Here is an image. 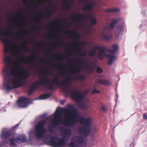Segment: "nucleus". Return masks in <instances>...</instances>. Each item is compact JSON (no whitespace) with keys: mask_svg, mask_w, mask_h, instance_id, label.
Segmentation results:
<instances>
[{"mask_svg":"<svg viewBox=\"0 0 147 147\" xmlns=\"http://www.w3.org/2000/svg\"><path fill=\"white\" fill-rule=\"evenodd\" d=\"M22 70L24 73L20 77H19L13 69L10 74L9 69L7 67L5 68L3 70L4 77L3 85L7 91H10L13 88H19L24 84V82L22 79H25L28 78L29 74L26 70L22 69Z\"/></svg>","mask_w":147,"mask_h":147,"instance_id":"1","label":"nucleus"},{"mask_svg":"<svg viewBox=\"0 0 147 147\" xmlns=\"http://www.w3.org/2000/svg\"><path fill=\"white\" fill-rule=\"evenodd\" d=\"M63 111L64 113L65 117L67 118L63 121L64 124L72 126L76 124L77 117L79 116V113L76 109L69 105L66 108H63Z\"/></svg>","mask_w":147,"mask_h":147,"instance_id":"2","label":"nucleus"},{"mask_svg":"<svg viewBox=\"0 0 147 147\" xmlns=\"http://www.w3.org/2000/svg\"><path fill=\"white\" fill-rule=\"evenodd\" d=\"M70 80V78L68 77L65 78L64 80L61 82L58 78L56 76L53 79L52 83L50 84L49 88L52 90L55 88L54 86H58L61 84L65 86L63 89V92L67 94L69 93V88L67 86L69 84Z\"/></svg>","mask_w":147,"mask_h":147,"instance_id":"3","label":"nucleus"},{"mask_svg":"<svg viewBox=\"0 0 147 147\" xmlns=\"http://www.w3.org/2000/svg\"><path fill=\"white\" fill-rule=\"evenodd\" d=\"M118 46L117 45H112L113 50L109 49L108 48L102 46H96L94 47L95 49L99 51L96 55L97 58L100 60H102L105 56V53L108 52L114 53L117 51Z\"/></svg>","mask_w":147,"mask_h":147,"instance_id":"4","label":"nucleus"},{"mask_svg":"<svg viewBox=\"0 0 147 147\" xmlns=\"http://www.w3.org/2000/svg\"><path fill=\"white\" fill-rule=\"evenodd\" d=\"M79 122L81 125H85L84 126H82L79 128L80 132L85 136H88L91 131L90 127L91 123L90 119L87 118L85 120L84 118L82 116L79 119Z\"/></svg>","mask_w":147,"mask_h":147,"instance_id":"5","label":"nucleus"},{"mask_svg":"<svg viewBox=\"0 0 147 147\" xmlns=\"http://www.w3.org/2000/svg\"><path fill=\"white\" fill-rule=\"evenodd\" d=\"M46 123L45 120L39 121L35 127V136L38 139H40L42 138L46 132V129L45 125Z\"/></svg>","mask_w":147,"mask_h":147,"instance_id":"6","label":"nucleus"},{"mask_svg":"<svg viewBox=\"0 0 147 147\" xmlns=\"http://www.w3.org/2000/svg\"><path fill=\"white\" fill-rule=\"evenodd\" d=\"M61 110L60 108H58L53 115L54 118L52 121V123L53 126L49 127V131L52 132L53 127H56L61 124Z\"/></svg>","mask_w":147,"mask_h":147,"instance_id":"7","label":"nucleus"},{"mask_svg":"<svg viewBox=\"0 0 147 147\" xmlns=\"http://www.w3.org/2000/svg\"><path fill=\"white\" fill-rule=\"evenodd\" d=\"M64 32L65 34L69 36L70 37L74 38H75L76 41L74 43L76 44L77 46H78V48L79 49V51L81 50V49L80 47L78 46L81 45H87V43L85 42H82L77 41V40L80 38V35L79 33L76 32V31L67 29L64 31Z\"/></svg>","mask_w":147,"mask_h":147,"instance_id":"8","label":"nucleus"},{"mask_svg":"<svg viewBox=\"0 0 147 147\" xmlns=\"http://www.w3.org/2000/svg\"><path fill=\"white\" fill-rule=\"evenodd\" d=\"M49 144L52 147H63L65 145V142L63 139L53 136L50 138Z\"/></svg>","mask_w":147,"mask_h":147,"instance_id":"9","label":"nucleus"},{"mask_svg":"<svg viewBox=\"0 0 147 147\" xmlns=\"http://www.w3.org/2000/svg\"><path fill=\"white\" fill-rule=\"evenodd\" d=\"M84 143V138L80 136H75L71 139L69 146L71 147H80Z\"/></svg>","mask_w":147,"mask_h":147,"instance_id":"10","label":"nucleus"},{"mask_svg":"<svg viewBox=\"0 0 147 147\" xmlns=\"http://www.w3.org/2000/svg\"><path fill=\"white\" fill-rule=\"evenodd\" d=\"M71 98L75 101L80 102L83 100L85 95L82 92L76 90H73L71 92Z\"/></svg>","mask_w":147,"mask_h":147,"instance_id":"11","label":"nucleus"},{"mask_svg":"<svg viewBox=\"0 0 147 147\" xmlns=\"http://www.w3.org/2000/svg\"><path fill=\"white\" fill-rule=\"evenodd\" d=\"M29 101V99L27 98L20 97L17 101V105L19 108H26L28 106Z\"/></svg>","mask_w":147,"mask_h":147,"instance_id":"12","label":"nucleus"},{"mask_svg":"<svg viewBox=\"0 0 147 147\" xmlns=\"http://www.w3.org/2000/svg\"><path fill=\"white\" fill-rule=\"evenodd\" d=\"M91 18L90 14L88 13L86 14L80 13L79 14H75L73 16L71 19L74 20H76L77 19L79 20H85L86 18Z\"/></svg>","mask_w":147,"mask_h":147,"instance_id":"13","label":"nucleus"},{"mask_svg":"<svg viewBox=\"0 0 147 147\" xmlns=\"http://www.w3.org/2000/svg\"><path fill=\"white\" fill-rule=\"evenodd\" d=\"M75 61L78 63H80L82 61V64L83 65H89V66L86 68L88 72L90 73H92L94 71V67L93 66L92 64H89V62L86 61H82L79 58L76 59Z\"/></svg>","mask_w":147,"mask_h":147,"instance_id":"14","label":"nucleus"},{"mask_svg":"<svg viewBox=\"0 0 147 147\" xmlns=\"http://www.w3.org/2000/svg\"><path fill=\"white\" fill-rule=\"evenodd\" d=\"M14 136V134L12 131H2L0 135V138L2 139H4L5 141L9 137H13Z\"/></svg>","mask_w":147,"mask_h":147,"instance_id":"15","label":"nucleus"},{"mask_svg":"<svg viewBox=\"0 0 147 147\" xmlns=\"http://www.w3.org/2000/svg\"><path fill=\"white\" fill-rule=\"evenodd\" d=\"M0 40L3 41L5 44L4 47V53H6L10 51V48L8 46L6 45H8L9 42V40L7 38H3L2 37L0 38Z\"/></svg>","mask_w":147,"mask_h":147,"instance_id":"16","label":"nucleus"},{"mask_svg":"<svg viewBox=\"0 0 147 147\" xmlns=\"http://www.w3.org/2000/svg\"><path fill=\"white\" fill-rule=\"evenodd\" d=\"M117 21L116 19H113L110 23L109 25L108 26H105L104 28V30H111L113 29L115 26V25L117 23Z\"/></svg>","mask_w":147,"mask_h":147,"instance_id":"17","label":"nucleus"},{"mask_svg":"<svg viewBox=\"0 0 147 147\" xmlns=\"http://www.w3.org/2000/svg\"><path fill=\"white\" fill-rule=\"evenodd\" d=\"M37 82L39 83V86H46L48 85H49V86L50 84L51 83L49 80L46 78H42Z\"/></svg>","mask_w":147,"mask_h":147,"instance_id":"18","label":"nucleus"},{"mask_svg":"<svg viewBox=\"0 0 147 147\" xmlns=\"http://www.w3.org/2000/svg\"><path fill=\"white\" fill-rule=\"evenodd\" d=\"M95 83L105 86H110L111 85V83L109 81L104 79L102 80L97 79L95 81Z\"/></svg>","mask_w":147,"mask_h":147,"instance_id":"19","label":"nucleus"},{"mask_svg":"<svg viewBox=\"0 0 147 147\" xmlns=\"http://www.w3.org/2000/svg\"><path fill=\"white\" fill-rule=\"evenodd\" d=\"M17 137L19 143H26L28 141L26 136L24 135H20Z\"/></svg>","mask_w":147,"mask_h":147,"instance_id":"20","label":"nucleus"},{"mask_svg":"<svg viewBox=\"0 0 147 147\" xmlns=\"http://www.w3.org/2000/svg\"><path fill=\"white\" fill-rule=\"evenodd\" d=\"M13 33V32L10 29L6 32L4 31L1 28H0V36H2L3 35L8 36H11Z\"/></svg>","mask_w":147,"mask_h":147,"instance_id":"21","label":"nucleus"},{"mask_svg":"<svg viewBox=\"0 0 147 147\" xmlns=\"http://www.w3.org/2000/svg\"><path fill=\"white\" fill-rule=\"evenodd\" d=\"M70 0H64L65 5L63 7V10L65 11H68L71 8L70 3Z\"/></svg>","mask_w":147,"mask_h":147,"instance_id":"22","label":"nucleus"},{"mask_svg":"<svg viewBox=\"0 0 147 147\" xmlns=\"http://www.w3.org/2000/svg\"><path fill=\"white\" fill-rule=\"evenodd\" d=\"M9 142L10 145L13 146L16 145V143H19L17 137L10 138L9 139Z\"/></svg>","mask_w":147,"mask_h":147,"instance_id":"23","label":"nucleus"},{"mask_svg":"<svg viewBox=\"0 0 147 147\" xmlns=\"http://www.w3.org/2000/svg\"><path fill=\"white\" fill-rule=\"evenodd\" d=\"M63 134L65 136L69 137L71 135V130L70 129L66 128L63 131Z\"/></svg>","mask_w":147,"mask_h":147,"instance_id":"24","label":"nucleus"},{"mask_svg":"<svg viewBox=\"0 0 147 147\" xmlns=\"http://www.w3.org/2000/svg\"><path fill=\"white\" fill-rule=\"evenodd\" d=\"M51 94V93H47L43 94L40 95L39 97V98L40 100L46 99L50 97Z\"/></svg>","mask_w":147,"mask_h":147,"instance_id":"25","label":"nucleus"},{"mask_svg":"<svg viewBox=\"0 0 147 147\" xmlns=\"http://www.w3.org/2000/svg\"><path fill=\"white\" fill-rule=\"evenodd\" d=\"M112 37V35H105L103 33H102L100 35V37L102 39L106 40H110Z\"/></svg>","mask_w":147,"mask_h":147,"instance_id":"26","label":"nucleus"},{"mask_svg":"<svg viewBox=\"0 0 147 147\" xmlns=\"http://www.w3.org/2000/svg\"><path fill=\"white\" fill-rule=\"evenodd\" d=\"M4 62L8 65H10L11 63V61L10 57L9 56H6L4 57Z\"/></svg>","mask_w":147,"mask_h":147,"instance_id":"27","label":"nucleus"},{"mask_svg":"<svg viewBox=\"0 0 147 147\" xmlns=\"http://www.w3.org/2000/svg\"><path fill=\"white\" fill-rule=\"evenodd\" d=\"M93 6L91 3H89L88 4L86 5L84 7V10H91L93 9Z\"/></svg>","mask_w":147,"mask_h":147,"instance_id":"28","label":"nucleus"},{"mask_svg":"<svg viewBox=\"0 0 147 147\" xmlns=\"http://www.w3.org/2000/svg\"><path fill=\"white\" fill-rule=\"evenodd\" d=\"M94 46L90 52L88 53V56H91L92 57H94L96 54V50L97 49H95L94 48Z\"/></svg>","mask_w":147,"mask_h":147,"instance_id":"29","label":"nucleus"},{"mask_svg":"<svg viewBox=\"0 0 147 147\" xmlns=\"http://www.w3.org/2000/svg\"><path fill=\"white\" fill-rule=\"evenodd\" d=\"M120 10L118 9H105V12L110 13V12H119Z\"/></svg>","mask_w":147,"mask_h":147,"instance_id":"30","label":"nucleus"},{"mask_svg":"<svg viewBox=\"0 0 147 147\" xmlns=\"http://www.w3.org/2000/svg\"><path fill=\"white\" fill-rule=\"evenodd\" d=\"M37 57V56L36 55H34L33 56L32 58V60L31 61H29L28 59H26L24 58L23 57V59L24 60V63H32L35 61V58Z\"/></svg>","mask_w":147,"mask_h":147,"instance_id":"31","label":"nucleus"},{"mask_svg":"<svg viewBox=\"0 0 147 147\" xmlns=\"http://www.w3.org/2000/svg\"><path fill=\"white\" fill-rule=\"evenodd\" d=\"M49 65L51 67L58 68H59V67H66V65L64 64H61L58 65L50 64Z\"/></svg>","mask_w":147,"mask_h":147,"instance_id":"32","label":"nucleus"},{"mask_svg":"<svg viewBox=\"0 0 147 147\" xmlns=\"http://www.w3.org/2000/svg\"><path fill=\"white\" fill-rule=\"evenodd\" d=\"M80 70V66L78 65L75 68L73 69L71 71L73 73L76 74L78 73Z\"/></svg>","mask_w":147,"mask_h":147,"instance_id":"33","label":"nucleus"},{"mask_svg":"<svg viewBox=\"0 0 147 147\" xmlns=\"http://www.w3.org/2000/svg\"><path fill=\"white\" fill-rule=\"evenodd\" d=\"M90 19L91 20L90 23L92 25H95L96 24L97 20L95 17H91Z\"/></svg>","mask_w":147,"mask_h":147,"instance_id":"34","label":"nucleus"},{"mask_svg":"<svg viewBox=\"0 0 147 147\" xmlns=\"http://www.w3.org/2000/svg\"><path fill=\"white\" fill-rule=\"evenodd\" d=\"M106 56L109 58V59H111L113 61L115 58V56L114 55H112L111 54L107 55Z\"/></svg>","mask_w":147,"mask_h":147,"instance_id":"35","label":"nucleus"},{"mask_svg":"<svg viewBox=\"0 0 147 147\" xmlns=\"http://www.w3.org/2000/svg\"><path fill=\"white\" fill-rule=\"evenodd\" d=\"M27 43V41H26L24 42V43L22 45V48L24 49L25 51L26 52H27L29 51V49L26 46V45Z\"/></svg>","mask_w":147,"mask_h":147,"instance_id":"36","label":"nucleus"},{"mask_svg":"<svg viewBox=\"0 0 147 147\" xmlns=\"http://www.w3.org/2000/svg\"><path fill=\"white\" fill-rule=\"evenodd\" d=\"M37 81H36L33 83V84L31 87L33 88L34 90L37 89L38 88V86L37 85H39V84L38 82H37Z\"/></svg>","mask_w":147,"mask_h":147,"instance_id":"37","label":"nucleus"},{"mask_svg":"<svg viewBox=\"0 0 147 147\" xmlns=\"http://www.w3.org/2000/svg\"><path fill=\"white\" fill-rule=\"evenodd\" d=\"M77 79L83 81L85 80L86 77L84 75H80L77 77Z\"/></svg>","mask_w":147,"mask_h":147,"instance_id":"38","label":"nucleus"},{"mask_svg":"<svg viewBox=\"0 0 147 147\" xmlns=\"http://www.w3.org/2000/svg\"><path fill=\"white\" fill-rule=\"evenodd\" d=\"M57 55L60 57V58L59 59L61 60H63L65 58V57L62 54H57Z\"/></svg>","mask_w":147,"mask_h":147,"instance_id":"39","label":"nucleus"},{"mask_svg":"<svg viewBox=\"0 0 147 147\" xmlns=\"http://www.w3.org/2000/svg\"><path fill=\"white\" fill-rule=\"evenodd\" d=\"M46 15L48 17L51 16L52 15V12L50 10L47 11L46 12Z\"/></svg>","mask_w":147,"mask_h":147,"instance_id":"40","label":"nucleus"},{"mask_svg":"<svg viewBox=\"0 0 147 147\" xmlns=\"http://www.w3.org/2000/svg\"><path fill=\"white\" fill-rule=\"evenodd\" d=\"M34 90L33 88L31 87H30L29 89L28 94H31L33 92Z\"/></svg>","mask_w":147,"mask_h":147,"instance_id":"41","label":"nucleus"},{"mask_svg":"<svg viewBox=\"0 0 147 147\" xmlns=\"http://www.w3.org/2000/svg\"><path fill=\"white\" fill-rule=\"evenodd\" d=\"M96 71L98 73H101L102 72V70L100 67H98L96 69Z\"/></svg>","mask_w":147,"mask_h":147,"instance_id":"42","label":"nucleus"},{"mask_svg":"<svg viewBox=\"0 0 147 147\" xmlns=\"http://www.w3.org/2000/svg\"><path fill=\"white\" fill-rule=\"evenodd\" d=\"M92 93L93 94L99 93L100 91L95 88L92 91Z\"/></svg>","mask_w":147,"mask_h":147,"instance_id":"43","label":"nucleus"},{"mask_svg":"<svg viewBox=\"0 0 147 147\" xmlns=\"http://www.w3.org/2000/svg\"><path fill=\"white\" fill-rule=\"evenodd\" d=\"M101 110L104 112H106V109L105 107L103 106H100Z\"/></svg>","mask_w":147,"mask_h":147,"instance_id":"44","label":"nucleus"},{"mask_svg":"<svg viewBox=\"0 0 147 147\" xmlns=\"http://www.w3.org/2000/svg\"><path fill=\"white\" fill-rule=\"evenodd\" d=\"M86 52H80L79 55L82 56H85L86 55Z\"/></svg>","mask_w":147,"mask_h":147,"instance_id":"45","label":"nucleus"},{"mask_svg":"<svg viewBox=\"0 0 147 147\" xmlns=\"http://www.w3.org/2000/svg\"><path fill=\"white\" fill-rule=\"evenodd\" d=\"M38 26H35L32 29V30L33 31H36L37 29Z\"/></svg>","mask_w":147,"mask_h":147,"instance_id":"46","label":"nucleus"},{"mask_svg":"<svg viewBox=\"0 0 147 147\" xmlns=\"http://www.w3.org/2000/svg\"><path fill=\"white\" fill-rule=\"evenodd\" d=\"M72 25V23L71 22L68 23L66 25V26L67 28L69 27Z\"/></svg>","mask_w":147,"mask_h":147,"instance_id":"47","label":"nucleus"},{"mask_svg":"<svg viewBox=\"0 0 147 147\" xmlns=\"http://www.w3.org/2000/svg\"><path fill=\"white\" fill-rule=\"evenodd\" d=\"M61 21L59 20H53L52 22V23L54 24H57L58 23H59Z\"/></svg>","mask_w":147,"mask_h":147,"instance_id":"48","label":"nucleus"},{"mask_svg":"<svg viewBox=\"0 0 147 147\" xmlns=\"http://www.w3.org/2000/svg\"><path fill=\"white\" fill-rule=\"evenodd\" d=\"M113 61L111 60V59H109V60L107 61V63L111 65L113 62Z\"/></svg>","mask_w":147,"mask_h":147,"instance_id":"49","label":"nucleus"},{"mask_svg":"<svg viewBox=\"0 0 147 147\" xmlns=\"http://www.w3.org/2000/svg\"><path fill=\"white\" fill-rule=\"evenodd\" d=\"M143 118L145 119H147V115L146 113H144L143 114Z\"/></svg>","mask_w":147,"mask_h":147,"instance_id":"50","label":"nucleus"},{"mask_svg":"<svg viewBox=\"0 0 147 147\" xmlns=\"http://www.w3.org/2000/svg\"><path fill=\"white\" fill-rule=\"evenodd\" d=\"M21 69L20 67L18 65L15 68V69L16 71H17L18 70L20 69Z\"/></svg>","mask_w":147,"mask_h":147,"instance_id":"51","label":"nucleus"},{"mask_svg":"<svg viewBox=\"0 0 147 147\" xmlns=\"http://www.w3.org/2000/svg\"><path fill=\"white\" fill-rule=\"evenodd\" d=\"M41 21L40 17L38 18V20L36 21L35 22H37L38 23H39L41 22Z\"/></svg>","mask_w":147,"mask_h":147,"instance_id":"52","label":"nucleus"},{"mask_svg":"<svg viewBox=\"0 0 147 147\" xmlns=\"http://www.w3.org/2000/svg\"><path fill=\"white\" fill-rule=\"evenodd\" d=\"M45 44V42H40L39 43H38V45H42L44 44Z\"/></svg>","mask_w":147,"mask_h":147,"instance_id":"53","label":"nucleus"},{"mask_svg":"<svg viewBox=\"0 0 147 147\" xmlns=\"http://www.w3.org/2000/svg\"><path fill=\"white\" fill-rule=\"evenodd\" d=\"M44 71L46 74H48V70L47 68L45 69H44Z\"/></svg>","mask_w":147,"mask_h":147,"instance_id":"54","label":"nucleus"},{"mask_svg":"<svg viewBox=\"0 0 147 147\" xmlns=\"http://www.w3.org/2000/svg\"><path fill=\"white\" fill-rule=\"evenodd\" d=\"M58 44L59 45H62L63 44L61 41L59 40V42L58 43Z\"/></svg>","mask_w":147,"mask_h":147,"instance_id":"55","label":"nucleus"},{"mask_svg":"<svg viewBox=\"0 0 147 147\" xmlns=\"http://www.w3.org/2000/svg\"><path fill=\"white\" fill-rule=\"evenodd\" d=\"M78 106L84 109L85 108V106L83 105H78Z\"/></svg>","mask_w":147,"mask_h":147,"instance_id":"56","label":"nucleus"},{"mask_svg":"<svg viewBox=\"0 0 147 147\" xmlns=\"http://www.w3.org/2000/svg\"><path fill=\"white\" fill-rule=\"evenodd\" d=\"M65 102V101H64L61 100L60 101V103L61 105H63Z\"/></svg>","mask_w":147,"mask_h":147,"instance_id":"57","label":"nucleus"},{"mask_svg":"<svg viewBox=\"0 0 147 147\" xmlns=\"http://www.w3.org/2000/svg\"><path fill=\"white\" fill-rule=\"evenodd\" d=\"M19 126V124H17L14 127H13V129H15V128L18 127Z\"/></svg>","mask_w":147,"mask_h":147,"instance_id":"58","label":"nucleus"},{"mask_svg":"<svg viewBox=\"0 0 147 147\" xmlns=\"http://www.w3.org/2000/svg\"><path fill=\"white\" fill-rule=\"evenodd\" d=\"M67 21V19H65L64 20H63L62 21H63L64 22H65Z\"/></svg>","mask_w":147,"mask_h":147,"instance_id":"59","label":"nucleus"},{"mask_svg":"<svg viewBox=\"0 0 147 147\" xmlns=\"http://www.w3.org/2000/svg\"><path fill=\"white\" fill-rule=\"evenodd\" d=\"M46 51L47 52H50V51L48 49H47Z\"/></svg>","mask_w":147,"mask_h":147,"instance_id":"60","label":"nucleus"},{"mask_svg":"<svg viewBox=\"0 0 147 147\" xmlns=\"http://www.w3.org/2000/svg\"><path fill=\"white\" fill-rule=\"evenodd\" d=\"M38 6H39V5L38 4H37L36 5V6L35 7V8H37Z\"/></svg>","mask_w":147,"mask_h":147,"instance_id":"61","label":"nucleus"},{"mask_svg":"<svg viewBox=\"0 0 147 147\" xmlns=\"http://www.w3.org/2000/svg\"><path fill=\"white\" fill-rule=\"evenodd\" d=\"M43 60H41L40 61V62H43Z\"/></svg>","mask_w":147,"mask_h":147,"instance_id":"62","label":"nucleus"},{"mask_svg":"<svg viewBox=\"0 0 147 147\" xmlns=\"http://www.w3.org/2000/svg\"><path fill=\"white\" fill-rule=\"evenodd\" d=\"M20 12H23V10L22 9H20Z\"/></svg>","mask_w":147,"mask_h":147,"instance_id":"63","label":"nucleus"},{"mask_svg":"<svg viewBox=\"0 0 147 147\" xmlns=\"http://www.w3.org/2000/svg\"><path fill=\"white\" fill-rule=\"evenodd\" d=\"M72 54H73L71 52L70 53H69L68 55H72Z\"/></svg>","mask_w":147,"mask_h":147,"instance_id":"64","label":"nucleus"}]
</instances>
